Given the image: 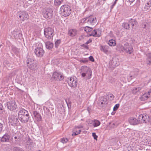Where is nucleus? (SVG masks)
<instances>
[{"label":"nucleus","mask_w":151,"mask_h":151,"mask_svg":"<svg viewBox=\"0 0 151 151\" xmlns=\"http://www.w3.org/2000/svg\"><path fill=\"white\" fill-rule=\"evenodd\" d=\"M119 104H116L114 106V107L113 108L114 111H116L118 109V108H119Z\"/></svg>","instance_id":"39"},{"label":"nucleus","mask_w":151,"mask_h":151,"mask_svg":"<svg viewBox=\"0 0 151 151\" xmlns=\"http://www.w3.org/2000/svg\"><path fill=\"white\" fill-rule=\"evenodd\" d=\"M79 134V132H78V131H76V132H74L72 134L73 136H76Z\"/></svg>","instance_id":"47"},{"label":"nucleus","mask_w":151,"mask_h":151,"mask_svg":"<svg viewBox=\"0 0 151 151\" xmlns=\"http://www.w3.org/2000/svg\"><path fill=\"white\" fill-rule=\"evenodd\" d=\"M18 118L21 122L26 123L29 118L28 111L24 109H22L18 113Z\"/></svg>","instance_id":"1"},{"label":"nucleus","mask_w":151,"mask_h":151,"mask_svg":"<svg viewBox=\"0 0 151 151\" xmlns=\"http://www.w3.org/2000/svg\"><path fill=\"white\" fill-rule=\"evenodd\" d=\"M63 0H55L54 4L56 6H58L60 5Z\"/></svg>","instance_id":"28"},{"label":"nucleus","mask_w":151,"mask_h":151,"mask_svg":"<svg viewBox=\"0 0 151 151\" xmlns=\"http://www.w3.org/2000/svg\"><path fill=\"white\" fill-rule=\"evenodd\" d=\"M45 45L46 48L49 50L52 49L53 46V44L50 42H46Z\"/></svg>","instance_id":"23"},{"label":"nucleus","mask_w":151,"mask_h":151,"mask_svg":"<svg viewBox=\"0 0 151 151\" xmlns=\"http://www.w3.org/2000/svg\"><path fill=\"white\" fill-rule=\"evenodd\" d=\"M81 76L85 77L86 80L90 79L92 76V71L91 69L86 66H82L81 69Z\"/></svg>","instance_id":"2"},{"label":"nucleus","mask_w":151,"mask_h":151,"mask_svg":"<svg viewBox=\"0 0 151 151\" xmlns=\"http://www.w3.org/2000/svg\"><path fill=\"white\" fill-rule=\"evenodd\" d=\"M32 62H34V60L30 58H28L27 60V64H29V63Z\"/></svg>","instance_id":"38"},{"label":"nucleus","mask_w":151,"mask_h":151,"mask_svg":"<svg viewBox=\"0 0 151 151\" xmlns=\"http://www.w3.org/2000/svg\"><path fill=\"white\" fill-rule=\"evenodd\" d=\"M92 136L93 137L94 139L97 140L98 136L96 135V134L95 132H93L92 134Z\"/></svg>","instance_id":"43"},{"label":"nucleus","mask_w":151,"mask_h":151,"mask_svg":"<svg viewBox=\"0 0 151 151\" xmlns=\"http://www.w3.org/2000/svg\"><path fill=\"white\" fill-rule=\"evenodd\" d=\"M146 94H144L143 95V97H146L147 98L148 97V96H147L146 95Z\"/></svg>","instance_id":"63"},{"label":"nucleus","mask_w":151,"mask_h":151,"mask_svg":"<svg viewBox=\"0 0 151 151\" xmlns=\"http://www.w3.org/2000/svg\"><path fill=\"white\" fill-rule=\"evenodd\" d=\"M68 83L71 87H76L77 86V81L76 78H70L68 82Z\"/></svg>","instance_id":"13"},{"label":"nucleus","mask_w":151,"mask_h":151,"mask_svg":"<svg viewBox=\"0 0 151 151\" xmlns=\"http://www.w3.org/2000/svg\"><path fill=\"white\" fill-rule=\"evenodd\" d=\"M144 118V116H143L141 114L139 115V119L140 121V120H141V121H142L143 118Z\"/></svg>","instance_id":"45"},{"label":"nucleus","mask_w":151,"mask_h":151,"mask_svg":"<svg viewBox=\"0 0 151 151\" xmlns=\"http://www.w3.org/2000/svg\"><path fill=\"white\" fill-rule=\"evenodd\" d=\"M87 122H89V123L90 124L92 123L94 127H98L101 124L100 122L98 120L95 119L93 121L92 120L88 121Z\"/></svg>","instance_id":"18"},{"label":"nucleus","mask_w":151,"mask_h":151,"mask_svg":"<svg viewBox=\"0 0 151 151\" xmlns=\"http://www.w3.org/2000/svg\"><path fill=\"white\" fill-rule=\"evenodd\" d=\"M81 46L83 47L88 50V49H89V47H88V46L87 45H86L84 44H83L82 45H81Z\"/></svg>","instance_id":"48"},{"label":"nucleus","mask_w":151,"mask_h":151,"mask_svg":"<svg viewBox=\"0 0 151 151\" xmlns=\"http://www.w3.org/2000/svg\"><path fill=\"white\" fill-rule=\"evenodd\" d=\"M9 119L10 123L12 126H18L19 124L18 118L17 117L16 114H12L9 117Z\"/></svg>","instance_id":"6"},{"label":"nucleus","mask_w":151,"mask_h":151,"mask_svg":"<svg viewBox=\"0 0 151 151\" xmlns=\"http://www.w3.org/2000/svg\"><path fill=\"white\" fill-rule=\"evenodd\" d=\"M4 111V110L2 104H0V114H3Z\"/></svg>","instance_id":"36"},{"label":"nucleus","mask_w":151,"mask_h":151,"mask_svg":"<svg viewBox=\"0 0 151 151\" xmlns=\"http://www.w3.org/2000/svg\"><path fill=\"white\" fill-rule=\"evenodd\" d=\"M16 71L15 70L13 71L10 74H9V77L12 78L15 76L16 74Z\"/></svg>","instance_id":"37"},{"label":"nucleus","mask_w":151,"mask_h":151,"mask_svg":"<svg viewBox=\"0 0 151 151\" xmlns=\"http://www.w3.org/2000/svg\"><path fill=\"white\" fill-rule=\"evenodd\" d=\"M147 5L149 6L150 7V8L151 7V3L150 2V1L147 3Z\"/></svg>","instance_id":"57"},{"label":"nucleus","mask_w":151,"mask_h":151,"mask_svg":"<svg viewBox=\"0 0 151 151\" xmlns=\"http://www.w3.org/2000/svg\"><path fill=\"white\" fill-rule=\"evenodd\" d=\"M142 9L143 11H148L151 9L149 6L147 5V3L145 4V6L142 7Z\"/></svg>","instance_id":"25"},{"label":"nucleus","mask_w":151,"mask_h":151,"mask_svg":"<svg viewBox=\"0 0 151 151\" xmlns=\"http://www.w3.org/2000/svg\"><path fill=\"white\" fill-rule=\"evenodd\" d=\"M34 62H32L30 63H29V64H27V65L28 67L30 68L33 69L34 68L35 66V64L34 63Z\"/></svg>","instance_id":"30"},{"label":"nucleus","mask_w":151,"mask_h":151,"mask_svg":"<svg viewBox=\"0 0 151 151\" xmlns=\"http://www.w3.org/2000/svg\"><path fill=\"white\" fill-rule=\"evenodd\" d=\"M44 17L46 19H51L53 14V12L52 9L47 8L43 9L42 11Z\"/></svg>","instance_id":"7"},{"label":"nucleus","mask_w":151,"mask_h":151,"mask_svg":"<svg viewBox=\"0 0 151 151\" xmlns=\"http://www.w3.org/2000/svg\"><path fill=\"white\" fill-rule=\"evenodd\" d=\"M9 136L7 134H6L1 138V141L2 142H8L9 141Z\"/></svg>","instance_id":"19"},{"label":"nucleus","mask_w":151,"mask_h":151,"mask_svg":"<svg viewBox=\"0 0 151 151\" xmlns=\"http://www.w3.org/2000/svg\"><path fill=\"white\" fill-rule=\"evenodd\" d=\"M12 151H24V150L20 147H15L13 148Z\"/></svg>","instance_id":"34"},{"label":"nucleus","mask_w":151,"mask_h":151,"mask_svg":"<svg viewBox=\"0 0 151 151\" xmlns=\"http://www.w3.org/2000/svg\"><path fill=\"white\" fill-rule=\"evenodd\" d=\"M36 56L38 57H41L44 53V51L43 48L40 47H37L34 51Z\"/></svg>","instance_id":"10"},{"label":"nucleus","mask_w":151,"mask_h":151,"mask_svg":"<svg viewBox=\"0 0 151 151\" xmlns=\"http://www.w3.org/2000/svg\"><path fill=\"white\" fill-rule=\"evenodd\" d=\"M32 113L35 118L37 121L40 122L42 121V116L38 112L36 111H33Z\"/></svg>","instance_id":"15"},{"label":"nucleus","mask_w":151,"mask_h":151,"mask_svg":"<svg viewBox=\"0 0 151 151\" xmlns=\"http://www.w3.org/2000/svg\"><path fill=\"white\" fill-rule=\"evenodd\" d=\"M61 43V40H57L55 42V47L56 48H57L59 44Z\"/></svg>","instance_id":"35"},{"label":"nucleus","mask_w":151,"mask_h":151,"mask_svg":"<svg viewBox=\"0 0 151 151\" xmlns=\"http://www.w3.org/2000/svg\"><path fill=\"white\" fill-rule=\"evenodd\" d=\"M109 45L110 46H114L116 45L115 41L113 40H111L109 41Z\"/></svg>","instance_id":"31"},{"label":"nucleus","mask_w":151,"mask_h":151,"mask_svg":"<svg viewBox=\"0 0 151 151\" xmlns=\"http://www.w3.org/2000/svg\"><path fill=\"white\" fill-rule=\"evenodd\" d=\"M128 23H124L123 24V26L124 27V28L125 29H128Z\"/></svg>","instance_id":"40"},{"label":"nucleus","mask_w":151,"mask_h":151,"mask_svg":"<svg viewBox=\"0 0 151 151\" xmlns=\"http://www.w3.org/2000/svg\"><path fill=\"white\" fill-rule=\"evenodd\" d=\"M107 103V99L104 96H101L100 98L98 104L100 106L103 107L106 105Z\"/></svg>","instance_id":"12"},{"label":"nucleus","mask_w":151,"mask_h":151,"mask_svg":"<svg viewBox=\"0 0 151 151\" xmlns=\"http://www.w3.org/2000/svg\"><path fill=\"white\" fill-rule=\"evenodd\" d=\"M119 46L121 48L122 51H124L128 53L131 54L133 51L132 46L128 42H126L124 43L123 46L121 45H119Z\"/></svg>","instance_id":"4"},{"label":"nucleus","mask_w":151,"mask_h":151,"mask_svg":"<svg viewBox=\"0 0 151 151\" xmlns=\"http://www.w3.org/2000/svg\"><path fill=\"white\" fill-rule=\"evenodd\" d=\"M101 31L99 29H94V37H99L101 35Z\"/></svg>","instance_id":"22"},{"label":"nucleus","mask_w":151,"mask_h":151,"mask_svg":"<svg viewBox=\"0 0 151 151\" xmlns=\"http://www.w3.org/2000/svg\"><path fill=\"white\" fill-rule=\"evenodd\" d=\"M141 89V88L139 87H134L132 90V93L134 94H135L137 92L139 91Z\"/></svg>","instance_id":"29"},{"label":"nucleus","mask_w":151,"mask_h":151,"mask_svg":"<svg viewBox=\"0 0 151 151\" xmlns=\"http://www.w3.org/2000/svg\"><path fill=\"white\" fill-rule=\"evenodd\" d=\"M68 141L67 138H62L61 139V142L63 143L67 142Z\"/></svg>","instance_id":"42"},{"label":"nucleus","mask_w":151,"mask_h":151,"mask_svg":"<svg viewBox=\"0 0 151 151\" xmlns=\"http://www.w3.org/2000/svg\"><path fill=\"white\" fill-rule=\"evenodd\" d=\"M137 74L134 75H132V73L130 74V75L128 77V80L131 81L133 78H135L137 76Z\"/></svg>","instance_id":"33"},{"label":"nucleus","mask_w":151,"mask_h":151,"mask_svg":"<svg viewBox=\"0 0 151 151\" xmlns=\"http://www.w3.org/2000/svg\"><path fill=\"white\" fill-rule=\"evenodd\" d=\"M44 34L46 37L49 40H52L54 35V30L51 28H46L44 30Z\"/></svg>","instance_id":"5"},{"label":"nucleus","mask_w":151,"mask_h":151,"mask_svg":"<svg viewBox=\"0 0 151 151\" xmlns=\"http://www.w3.org/2000/svg\"><path fill=\"white\" fill-rule=\"evenodd\" d=\"M130 23L129 22V23H128V29H129L130 28Z\"/></svg>","instance_id":"64"},{"label":"nucleus","mask_w":151,"mask_h":151,"mask_svg":"<svg viewBox=\"0 0 151 151\" xmlns=\"http://www.w3.org/2000/svg\"><path fill=\"white\" fill-rule=\"evenodd\" d=\"M147 58H151V53H149L147 55Z\"/></svg>","instance_id":"56"},{"label":"nucleus","mask_w":151,"mask_h":151,"mask_svg":"<svg viewBox=\"0 0 151 151\" xmlns=\"http://www.w3.org/2000/svg\"><path fill=\"white\" fill-rule=\"evenodd\" d=\"M3 128V124L0 122V133L2 131Z\"/></svg>","instance_id":"49"},{"label":"nucleus","mask_w":151,"mask_h":151,"mask_svg":"<svg viewBox=\"0 0 151 151\" xmlns=\"http://www.w3.org/2000/svg\"><path fill=\"white\" fill-rule=\"evenodd\" d=\"M129 123L132 125H135L138 124L139 122L135 118L131 117L129 119Z\"/></svg>","instance_id":"17"},{"label":"nucleus","mask_w":151,"mask_h":151,"mask_svg":"<svg viewBox=\"0 0 151 151\" xmlns=\"http://www.w3.org/2000/svg\"><path fill=\"white\" fill-rule=\"evenodd\" d=\"M92 42V40L91 39H89V40L87 41L86 43H85V44H88Z\"/></svg>","instance_id":"51"},{"label":"nucleus","mask_w":151,"mask_h":151,"mask_svg":"<svg viewBox=\"0 0 151 151\" xmlns=\"http://www.w3.org/2000/svg\"><path fill=\"white\" fill-rule=\"evenodd\" d=\"M147 116H146V115H145L144 116V118H143V120L142 121V122H143V123H145L146 122V119H145V117L147 118Z\"/></svg>","instance_id":"52"},{"label":"nucleus","mask_w":151,"mask_h":151,"mask_svg":"<svg viewBox=\"0 0 151 151\" xmlns=\"http://www.w3.org/2000/svg\"><path fill=\"white\" fill-rule=\"evenodd\" d=\"M4 64L6 67L8 69H10L12 67V65L8 61H6L4 62Z\"/></svg>","instance_id":"27"},{"label":"nucleus","mask_w":151,"mask_h":151,"mask_svg":"<svg viewBox=\"0 0 151 151\" xmlns=\"http://www.w3.org/2000/svg\"><path fill=\"white\" fill-rule=\"evenodd\" d=\"M147 65L151 64V58H147Z\"/></svg>","instance_id":"44"},{"label":"nucleus","mask_w":151,"mask_h":151,"mask_svg":"<svg viewBox=\"0 0 151 151\" xmlns=\"http://www.w3.org/2000/svg\"><path fill=\"white\" fill-rule=\"evenodd\" d=\"M87 19H88L87 22L88 24H91L96 23L95 21L96 19V17L94 18L92 16H91L90 17H87Z\"/></svg>","instance_id":"20"},{"label":"nucleus","mask_w":151,"mask_h":151,"mask_svg":"<svg viewBox=\"0 0 151 151\" xmlns=\"http://www.w3.org/2000/svg\"><path fill=\"white\" fill-rule=\"evenodd\" d=\"M142 26L143 28L146 29V25L145 24H143V25H142Z\"/></svg>","instance_id":"59"},{"label":"nucleus","mask_w":151,"mask_h":151,"mask_svg":"<svg viewBox=\"0 0 151 151\" xmlns=\"http://www.w3.org/2000/svg\"><path fill=\"white\" fill-rule=\"evenodd\" d=\"M94 30H93L91 33V35H92V36L94 37Z\"/></svg>","instance_id":"60"},{"label":"nucleus","mask_w":151,"mask_h":151,"mask_svg":"<svg viewBox=\"0 0 151 151\" xmlns=\"http://www.w3.org/2000/svg\"><path fill=\"white\" fill-rule=\"evenodd\" d=\"M84 38V36L81 35L79 38V40H81L82 39Z\"/></svg>","instance_id":"53"},{"label":"nucleus","mask_w":151,"mask_h":151,"mask_svg":"<svg viewBox=\"0 0 151 151\" xmlns=\"http://www.w3.org/2000/svg\"><path fill=\"white\" fill-rule=\"evenodd\" d=\"M76 128H77L78 129L81 128H82L83 127V126L82 125H79L78 126H76Z\"/></svg>","instance_id":"58"},{"label":"nucleus","mask_w":151,"mask_h":151,"mask_svg":"<svg viewBox=\"0 0 151 151\" xmlns=\"http://www.w3.org/2000/svg\"><path fill=\"white\" fill-rule=\"evenodd\" d=\"M87 110H88V111L89 113H90V111H91V109L89 107H88V108L87 109Z\"/></svg>","instance_id":"61"},{"label":"nucleus","mask_w":151,"mask_h":151,"mask_svg":"<svg viewBox=\"0 0 151 151\" xmlns=\"http://www.w3.org/2000/svg\"><path fill=\"white\" fill-rule=\"evenodd\" d=\"M87 19V17L86 18H84L82 19L81 22H83V23H86L85 21Z\"/></svg>","instance_id":"55"},{"label":"nucleus","mask_w":151,"mask_h":151,"mask_svg":"<svg viewBox=\"0 0 151 151\" xmlns=\"http://www.w3.org/2000/svg\"><path fill=\"white\" fill-rule=\"evenodd\" d=\"M12 51L16 55H17L18 53H19L20 51V50L19 49H18L16 47L14 46H12Z\"/></svg>","instance_id":"24"},{"label":"nucleus","mask_w":151,"mask_h":151,"mask_svg":"<svg viewBox=\"0 0 151 151\" xmlns=\"http://www.w3.org/2000/svg\"><path fill=\"white\" fill-rule=\"evenodd\" d=\"M92 28L88 26H86L84 28V30L86 32H90L92 31Z\"/></svg>","instance_id":"32"},{"label":"nucleus","mask_w":151,"mask_h":151,"mask_svg":"<svg viewBox=\"0 0 151 151\" xmlns=\"http://www.w3.org/2000/svg\"><path fill=\"white\" fill-rule=\"evenodd\" d=\"M110 124H112V125H111V126L112 128H114V126H115V124L114 123H109Z\"/></svg>","instance_id":"54"},{"label":"nucleus","mask_w":151,"mask_h":151,"mask_svg":"<svg viewBox=\"0 0 151 151\" xmlns=\"http://www.w3.org/2000/svg\"><path fill=\"white\" fill-rule=\"evenodd\" d=\"M88 60L87 59H84V60H81L80 61L81 62L83 63H87L88 62Z\"/></svg>","instance_id":"50"},{"label":"nucleus","mask_w":151,"mask_h":151,"mask_svg":"<svg viewBox=\"0 0 151 151\" xmlns=\"http://www.w3.org/2000/svg\"><path fill=\"white\" fill-rule=\"evenodd\" d=\"M77 30L74 29H70L68 31V34L71 37H74L76 35Z\"/></svg>","instance_id":"21"},{"label":"nucleus","mask_w":151,"mask_h":151,"mask_svg":"<svg viewBox=\"0 0 151 151\" xmlns=\"http://www.w3.org/2000/svg\"><path fill=\"white\" fill-rule=\"evenodd\" d=\"M63 78L64 77L62 75L55 71L53 74L52 78L55 80L60 81L62 80Z\"/></svg>","instance_id":"11"},{"label":"nucleus","mask_w":151,"mask_h":151,"mask_svg":"<svg viewBox=\"0 0 151 151\" xmlns=\"http://www.w3.org/2000/svg\"><path fill=\"white\" fill-rule=\"evenodd\" d=\"M61 14L64 17L69 16L71 12L70 6L67 5H62L60 8Z\"/></svg>","instance_id":"3"},{"label":"nucleus","mask_w":151,"mask_h":151,"mask_svg":"<svg viewBox=\"0 0 151 151\" xmlns=\"http://www.w3.org/2000/svg\"><path fill=\"white\" fill-rule=\"evenodd\" d=\"M6 106L8 109L11 111L15 110L17 107V105L15 101H10L6 102Z\"/></svg>","instance_id":"9"},{"label":"nucleus","mask_w":151,"mask_h":151,"mask_svg":"<svg viewBox=\"0 0 151 151\" xmlns=\"http://www.w3.org/2000/svg\"><path fill=\"white\" fill-rule=\"evenodd\" d=\"M89 59L90 61L92 62L94 61V58L92 56H90L89 58Z\"/></svg>","instance_id":"46"},{"label":"nucleus","mask_w":151,"mask_h":151,"mask_svg":"<svg viewBox=\"0 0 151 151\" xmlns=\"http://www.w3.org/2000/svg\"><path fill=\"white\" fill-rule=\"evenodd\" d=\"M129 23H130V24H136L137 22H136V21L135 19H131L129 22Z\"/></svg>","instance_id":"41"},{"label":"nucleus","mask_w":151,"mask_h":151,"mask_svg":"<svg viewBox=\"0 0 151 151\" xmlns=\"http://www.w3.org/2000/svg\"><path fill=\"white\" fill-rule=\"evenodd\" d=\"M19 18L22 21L27 19L29 18V16L27 13L26 12H22L19 13Z\"/></svg>","instance_id":"14"},{"label":"nucleus","mask_w":151,"mask_h":151,"mask_svg":"<svg viewBox=\"0 0 151 151\" xmlns=\"http://www.w3.org/2000/svg\"><path fill=\"white\" fill-rule=\"evenodd\" d=\"M108 47L106 46H101L100 48V50L101 51H103L104 52L106 53L107 51Z\"/></svg>","instance_id":"26"},{"label":"nucleus","mask_w":151,"mask_h":151,"mask_svg":"<svg viewBox=\"0 0 151 151\" xmlns=\"http://www.w3.org/2000/svg\"><path fill=\"white\" fill-rule=\"evenodd\" d=\"M119 64V59L116 57L112 58L109 63V66L111 68H113L118 66Z\"/></svg>","instance_id":"8"},{"label":"nucleus","mask_w":151,"mask_h":151,"mask_svg":"<svg viewBox=\"0 0 151 151\" xmlns=\"http://www.w3.org/2000/svg\"><path fill=\"white\" fill-rule=\"evenodd\" d=\"M109 97L110 98H114V95L112 94H110V96Z\"/></svg>","instance_id":"62"},{"label":"nucleus","mask_w":151,"mask_h":151,"mask_svg":"<svg viewBox=\"0 0 151 151\" xmlns=\"http://www.w3.org/2000/svg\"><path fill=\"white\" fill-rule=\"evenodd\" d=\"M13 34L16 39L21 38L22 35L21 32L18 29H15Z\"/></svg>","instance_id":"16"}]
</instances>
